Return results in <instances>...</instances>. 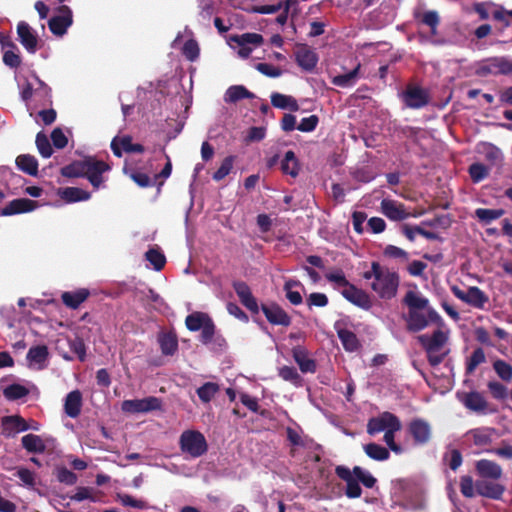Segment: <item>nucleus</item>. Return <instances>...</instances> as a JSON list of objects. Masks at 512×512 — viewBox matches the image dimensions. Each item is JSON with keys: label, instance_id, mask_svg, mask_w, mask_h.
I'll list each match as a JSON object with an SVG mask.
<instances>
[{"label": "nucleus", "instance_id": "1", "mask_svg": "<svg viewBox=\"0 0 512 512\" xmlns=\"http://www.w3.org/2000/svg\"><path fill=\"white\" fill-rule=\"evenodd\" d=\"M365 279H372L371 288L382 299H391L396 295L399 277L395 272H390L378 262H372L371 270L363 275Z\"/></svg>", "mask_w": 512, "mask_h": 512}, {"label": "nucleus", "instance_id": "2", "mask_svg": "<svg viewBox=\"0 0 512 512\" xmlns=\"http://www.w3.org/2000/svg\"><path fill=\"white\" fill-rule=\"evenodd\" d=\"M450 336V329L446 325L436 327L433 333L424 334L419 340L424 347L428 360L432 365H437L448 354L447 342Z\"/></svg>", "mask_w": 512, "mask_h": 512}, {"label": "nucleus", "instance_id": "3", "mask_svg": "<svg viewBox=\"0 0 512 512\" xmlns=\"http://www.w3.org/2000/svg\"><path fill=\"white\" fill-rule=\"evenodd\" d=\"M185 325L192 332L201 330L199 340L202 344L208 345L213 341L216 326L207 313L196 311L189 314L185 319Z\"/></svg>", "mask_w": 512, "mask_h": 512}, {"label": "nucleus", "instance_id": "4", "mask_svg": "<svg viewBox=\"0 0 512 512\" xmlns=\"http://www.w3.org/2000/svg\"><path fill=\"white\" fill-rule=\"evenodd\" d=\"M179 447L182 453L192 458L203 456L208 451L205 436L197 430H185L179 437Z\"/></svg>", "mask_w": 512, "mask_h": 512}, {"label": "nucleus", "instance_id": "5", "mask_svg": "<svg viewBox=\"0 0 512 512\" xmlns=\"http://www.w3.org/2000/svg\"><path fill=\"white\" fill-rule=\"evenodd\" d=\"M476 74L481 77L488 75H511L512 59L505 56H495L477 63Z\"/></svg>", "mask_w": 512, "mask_h": 512}, {"label": "nucleus", "instance_id": "6", "mask_svg": "<svg viewBox=\"0 0 512 512\" xmlns=\"http://www.w3.org/2000/svg\"><path fill=\"white\" fill-rule=\"evenodd\" d=\"M451 291L459 300L476 309H484L489 301L488 295L476 286H470L466 290L452 286Z\"/></svg>", "mask_w": 512, "mask_h": 512}, {"label": "nucleus", "instance_id": "7", "mask_svg": "<svg viewBox=\"0 0 512 512\" xmlns=\"http://www.w3.org/2000/svg\"><path fill=\"white\" fill-rule=\"evenodd\" d=\"M122 411L130 414L147 413L160 410L162 400L155 396H149L143 399L125 400L122 402Z\"/></svg>", "mask_w": 512, "mask_h": 512}, {"label": "nucleus", "instance_id": "8", "mask_svg": "<svg viewBox=\"0 0 512 512\" xmlns=\"http://www.w3.org/2000/svg\"><path fill=\"white\" fill-rule=\"evenodd\" d=\"M441 325H446L442 317L429 305L427 299L418 297V330Z\"/></svg>", "mask_w": 512, "mask_h": 512}, {"label": "nucleus", "instance_id": "9", "mask_svg": "<svg viewBox=\"0 0 512 512\" xmlns=\"http://www.w3.org/2000/svg\"><path fill=\"white\" fill-rule=\"evenodd\" d=\"M58 13L49 19L48 27L53 35L62 37L72 25L73 15L71 9L66 5L60 6Z\"/></svg>", "mask_w": 512, "mask_h": 512}, {"label": "nucleus", "instance_id": "10", "mask_svg": "<svg viewBox=\"0 0 512 512\" xmlns=\"http://www.w3.org/2000/svg\"><path fill=\"white\" fill-rule=\"evenodd\" d=\"M111 167L104 161L97 160L94 157H87L84 178H87L93 188L99 189L104 181L103 173L109 171Z\"/></svg>", "mask_w": 512, "mask_h": 512}, {"label": "nucleus", "instance_id": "11", "mask_svg": "<svg viewBox=\"0 0 512 512\" xmlns=\"http://www.w3.org/2000/svg\"><path fill=\"white\" fill-rule=\"evenodd\" d=\"M458 399L468 410L472 412L488 414L493 411L490 409L489 403L485 397L479 392H464L458 395Z\"/></svg>", "mask_w": 512, "mask_h": 512}, {"label": "nucleus", "instance_id": "12", "mask_svg": "<svg viewBox=\"0 0 512 512\" xmlns=\"http://www.w3.org/2000/svg\"><path fill=\"white\" fill-rule=\"evenodd\" d=\"M400 429L399 419L390 412H384L380 416L371 418L367 424V432L370 435L387 431L388 429Z\"/></svg>", "mask_w": 512, "mask_h": 512}, {"label": "nucleus", "instance_id": "13", "mask_svg": "<svg viewBox=\"0 0 512 512\" xmlns=\"http://www.w3.org/2000/svg\"><path fill=\"white\" fill-rule=\"evenodd\" d=\"M228 41L229 43H236L240 47L238 50V55L241 58L246 59L251 55L253 51V49L249 47V44L259 46L263 43L264 38L261 34L258 33H244L241 35H230Z\"/></svg>", "mask_w": 512, "mask_h": 512}, {"label": "nucleus", "instance_id": "14", "mask_svg": "<svg viewBox=\"0 0 512 512\" xmlns=\"http://www.w3.org/2000/svg\"><path fill=\"white\" fill-rule=\"evenodd\" d=\"M335 474L346 482L345 495L348 498H359L362 495V488L353 472L346 466L339 465L335 468Z\"/></svg>", "mask_w": 512, "mask_h": 512}, {"label": "nucleus", "instance_id": "15", "mask_svg": "<svg viewBox=\"0 0 512 512\" xmlns=\"http://www.w3.org/2000/svg\"><path fill=\"white\" fill-rule=\"evenodd\" d=\"M261 310L270 324L281 325L285 327L290 326L291 317L277 303L262 304Z\"/></svg>", "mask_w": 512, "mask_h": 512}, {"label": "nucleus", "instance_id": "16", "mask_svg": "<svg viewBox=\"0 0 512 512\" xmlns=\"http://www.w3.org/2000/svg\"><path fill=\"white\" fill-rule=\"evenodd\" d=\"M17 35L19 42L27 50V52L34 54L38 48V36L36 32L25 21H20L17 24Z\"/></svg>", "mask_w": 512, "mask_h": 512}, {"label": "nucleus", "instance_id": "17", "mask_svg": "<svg viewBox=\"0 0 512 512\" xmlns=\"http://www.w3.org/2000/svg\"><path fill=\"white\" fill-rule=\"evenodd\" d=\"M295 60L303 70L311 72L318 63L317 53L306 44L297 45Z\"/></svg>", "mask_w": 512, "mask_h": 512}, {"label": "nucleus", "instance_id": "18", "mask_svg": "<svg viewBox=\"0 0 512 512\" xmlns=\"http://www.w3.org/2000/svg\"><path fill=\"white\" fill-rule=\"evenodd\" d=\"M475 488L478 495L491 499H500L505 491L503 485L487 478L476 481Z\"/></svg>", "mask_w": 512, "mask_h": 512}, {"label": "nucleus", "instance_id": "19", "mask_svg": "<svg viewBox=\"0 0 512 512\" xmlns=\"http://www.w3.org/2000/svg\"><path fill=\"white\" fill-rule=\"evenodd\" d=\"M232 286L241 303L252 313H258L259 306L257 300L253 296L248 284L244 281H234Z\"/></svg>", "mask_w": 512, "mask_h": 512}, {"label": "nucleus", "instance_id": "20", "mask_svg": "<svg viewBox=\"0 0 512 512\" xmlns=\"http://www.w3.org/2000/svg\"><path fill=\"white\" fill-rule=\"evenodd\" d=\"M381 210L387 218L394 221L404 220L411 215L402 203L390 199L381 201ZM412 216H415V214H412Z\"/></svg>", "mask_w": 512, "mask_h": 512}, {"label": "nucleus", "instance_id": "21", "mask_svg": "<svg viewBox=\"0 0 512 512\" xmlns=\"http://www.w3.org/2000/svg\"><path fill=\"white\" fill-rule=\"evenodd\" d=\"M342 295L349 302L362 309L368 310L372 306L369 295L363 290L358 289L353 284H350L346 289H344L342 291Z\"/></svg>", "mask_w": 512, "mask_h": 512}, {"label": "nucleus", "instance_id": "22", "mask_svg": "<svg viewBox=\"0 0 512 512\" xmlns=\"http://www.w3.org/2000/svg\"><path fill=\"white\" fill-rule=\"evenodd\" d=\"M2 434L6 437L13 436L15 433L27 431L29 425L26 420L19 415L4 416L1 419Z\"/></svg>", "mask_w": 512, "mask_h": 512}, {"label": "nucleus", "instance_id": "23", "mask_svg": "<svg viewBox=\"0 0 512 512\" xmlns=\"http://www.w3.org/2000/svg\"><path fill=\"white\" fill-rule=\"evenodd\" d=\"M309 353L303 346H295L292 349L294 361L298 364L302 373H315L317 370L316 361L309 358Z\"/></svg>", "mask_w": 512, "mask_h": 512}, {"label": "nucleus", "instance_id": "24", "mask_svg": "<svg viewBox=\"0 0 512 512\" xmlns=\"http://www.w3.org/2000/svg\"><path fill=\"white\" fill-rule=\"evenodd\" d=\"M37 207V202L28 198L14 199L1 210L2 216H11L20 213H26L34 210Z\"/></svg>", "mask_w": 512, "mask_h": 512}, {"label": "nucleus", "instance_id": "25", "mask_svg": "<svg viewBox=\"0 0 512 512\" xmlns=\"http://www.w3.org/2000/svg\"><path fill=\"white\" fill-rule=\"evenodd\" d=\"M2 48L5 49L3 54V62L10 68H18L21 65V57L16 44L9 38L1 41Z\"/></svg>", "mask_w": 512, "mask_h": 512}, {"label": "nucleus", "instance_id": "26", "mask_svg": "<svg viewBox=\"0 0 512 512\" xmlns=\"http://www.w3.org/2000/svg\"><path fill=\"white\" fill-rule=\"evenodd\" d=\"M402 304L408 307V314H402L406 327L409 331L414 332L416 331V292L413 290L408 291Z\"/></svg>", "mask_w": 512, "mask_h": 512}, {"label": "nucleus", "instance_id": "27", "mask_svg": "<svg viewBox=\"0 0 512 512\" xmlns=\"http://www.w3.org/2000/svg\"><path fill=\"white\" fill-rule=\"evenodd\" d=\"M475 468L482 478L497 480L502 476L500 465L487 459L477 461Z\"/></svg>", "mask_w": 512, "mask_h": 512}, {"label": "nucleus", "instance_id": "28", "mask_svg": "<svg viewBox=\"0 0 512 512\" xmlns=\"http://www.w3.org/2000/svg\"><path fill=\"white\" fill-rule=\"evenodd\" d=\"M90 291L86 288H80L75 291H66L61 295L63 304L70 309H77L84 301L88 299Z\"/></svg>", "mask_w": 512, "mask_h": 512}, {"label": "nucleus", "instance_id": "29", "mask_svg": "<svg viewBox=\"0 0 512 512\" xmlns=\"http://www.w3.org/2000/svg\"><path fill=\"white\" fill-rule=\"evenodd\" d=\"M82 394L79 390L69 392L65 398L64 411L67 416L77 418L81 413Z\"/></svg>", "mask_w": 512, "mask_h": 512}, {"label": "nucleus", "instance_id": "30", "mask_svg": "<svg viewBox=\"0 0 512 512\" xmlns=\"http://www.w3.org/2000/svg\"><path fill=\"white\" fill-rule=\"evenodd\" d=\"M158 343L161 353L165 356H172L178 350V339L173 332H161L158 335Z\"/></svg>", "mask_w": 512, "mask_h": 512}, {"label": "nucleus", "instance_id": "31", "mask_svg": "<svg viewBox=\"0 0 512 512\" xmlns=\"http://www.w3.org/2000/svg\"><path fill=\"white\" fill-rule=\"evenodd\" d=\"M337 336L340 339L344 349L349 352H355L360 348V342L356 334L346 328H339L335 325Z\"/></svg>", "mask_w": 512, "mask_h": 512}, {"label": "nucleus", "instance_id": "32", "mask_svg": "<svg viewBox=\"0 0 512 512\" xmlns=\"http://www.w3.org/2000/svg\"><path fill=\"white\" fill-rule=\"evenodd\" d=\"M58 195L67 203L86 201L91 197V194L88 191L78 187L60 188Z\"/></svg>", "mask_w": 512, "mask_h": 512}, {"label": "nucleus", "instance_id": "33", "mask_svg": "<svg viewBox=\"0 0 512 512\" xmlns=\"http://www.w3.org/2000/svg\"><path fill=\"white\" fill-rule=\"evenodd\" d=\"M21 444L29 453H44L46 445L42 438L36 434H27L22 437Z\"/></svg>", "mask_w": 512, "mask_h": 512}, {"label": "nucleus", "instance_id": "34", "mask_svg": "<svg viewBox=\"0 0 512 512\" xmlns=\"http://www.w3.org/2000/svg\"><path fill=\"white\" fill-rule=\"evenodd\" d=\"M271 104L275 108L289 109L290 111H297L299 109V105L295 98L278 92L271 94Z\"/></svg>", "mask_w": 512, "mask_h": 512}, {"label": "nucleus", "instance_id": "35", "mask_svg": "<svg viewBox=\"0 0 512 512\" xmlns=\"http://www.w3.org/2000/svg\"><path fill=\"white\" fill-rule=\"evenodd\" d=\"M254 97L255 95L243 85H233L225 93V101L228 103H236L242 99H252Z\"/></svg>", "mask_w": 512, "mask_h": 512}, {"label": "nucleus", "instance_id": "36", "mask_svg": "<svg viewBox=\"0 0 512 512\" xmlns=\"http://www.w3.org/2000/svg\"><path fill=\"white\" fill-rule=\"evenodd\" d=\"M17 167L24 173L36 176L38 173V161L30 154H22L16 158Z\"/></svg>", "mask_w": 512, "mask_h": 512}, {"label": "nucleus", "instance_id": "37", "mask_svg": "<svg viewBox=\"0 0 512 512\" xmlns=\"http://www.w3.org/2000/svg\"><path fill=\"white\" fill-rule=\"evenodd\" d=\"M86 163L87 157L83 160H75L61 168V175L67 178H84Z\"/></svg>", "mask_w": 512, "mask_h": 512}, {"label": "nucleus", "instance_id": "38", "mask_svg": "<svg viewBox=\"0 0 512 512\" xmlns=\"http://www.w3.org/2000/svg\"><path fill=\"white\" fill-rule=\"evenodd\" d=\"M360 70V64H358L354 69L347 73L336 75L332 78L331 82L333 85L341 87V88H348L352 87L358 78Z\"/></svg>", "mask_w": 512, "mask_h": 512}, {"label": "nucleus", "instance_id": "39", "mask_svg": "<svg viewBox=\"0 0 512 512\" xmlns=\"http://www.w3.org/2000/svg\"><path fill=\"white\" fill-rule=\"evenodd\" d=\"M493 433L494 429L491 428H477L470 430L467 433V437H469L475 445L485 446L491 442Z\"/></svg>", "mask_w": 512, "mask_h": 512}, {"label": "nucleus", "instance_id": "40", "mask_svg": "<svg viewBox=\"0 0 512 512\" xmlns=\"http://www.w3.org/2000/svg\"><path fill=\"white\" fill-rule=\"evenodd\" d=\"M281 171L292 177H296L299 173V164L296 155L293 151L289 150L285 153L281 161Z\"/></svg>", "mask_w": 512, "mask_h": 512}, {"label": "nucleus", "instance_id": "41", "mask_svg": "<svg viewBox=\"0 0 512 512\" xmlns=\"http://www.w3.org/2000/svg\"><path fill=\"white\" fill-rule=\"evenodd\" d=\"M302 286L301 282L294 279H289L284 283L283 290L286 293V298L293 305H300L303 302L302 296L298 291H293L294 287Z\"/></svg>", "mask_w": 512, "mask_h": 512}, {"label": "nucleus", "instance_id": "42", "mask_svg": "<svg viewBox=\"0 0 512 512\" xmlns=\"http://www.w3.org/2000/svg\"><path fill=\"white\" fill-rule=\"evenodd\" d=\"M278 374L284 381L290 382L296 387H301L303 384V378L293 366H283L279 368Z\"/></svg>", "mask_w": 512, "mask_h": 512}, {"label": "nucleus", "instance_id": "43", "mask_svg": "<svg viewBox=\"0 0 512 512\" xmlns=\"http://www.w3.org/2000/svg\"><path fill=\"white\" fill-rule=\"evenodd\" d=\"M364 451L370 458L377 461L387 460L390 456V452L387 448L376 443L366 444Z\"/></svg>", "mask_w": 512, "mask_h": 512}, {"label": "nucleus", "instance_id": "44", "mask_svg": "<svg viewBox=\"0 0 512 512\" xmlns=\"http://www.w3.org/2000/svg\"><path fill=\"white\" fill-rule=\"evenodd\" d=\"M28 394H29V389L21 384H18V383H13L11 385H8L3 390L4 397L10 401L19 400L21 398L26 397Z\"/></svg>", "mask_w": 512, "mask_h": 512}, {"label": "nucleus", "instance_id": "45", "mask_svg": "<svg viewBox=\"0 0 512 512\" xmlns=\"http://www.w3.org/2000/svg\"><path fill=\"white\" fill-rule=\"evenodd\" d=\"M145 259L153 266L156 271H160L166 264V257L159 248H150L145 253Z\"/></svg>", "mask_w": 512, "mask_h": 512}, {"label": "nucleus", "instance_id": "46", "mask_svg": "<svg viewBox=\"0 0 512 512\" xmlns=\"http://www.w3.org/2000/svg\"><path fill=\"white\" fill-rule=\"evenodd\" d=\"M49 356V351L46 345L33 346L27 353V360L30 363L42 364Z\"/></svg>", "mask_w": 512, "mask_h": 512}, {"label": "nucleus", "instance_id": "47", "mask_svg": "<svg viewBox=\"0 0 512 512\" xmlns=\"http://www.w3.org/2000/svg\"><path fill=\"white\" fill-rule=\"evenodd\" d=\"M219 391V385L214 382H206L200 386L196 393L203 403H209Z\"/></svg>", "mask_w": 512, "mask_h": 512}, {"label": "nucleus", "instance_id": "48", "mask_svg": "<svg viewBox=\"0 0 512 512\" xmlns=\"http://www.w3.org/2000/svg\"><path fill=\"white\" fill-rule=\"evenodd\" d=\"M481 153L485 156L487 160L490 162L497 164L502 161L503 154L502 151L493 144L484 143L481 145Z\"/></svg>", "mask_w": 512, "mask_h": 512}, {"label": "nucleus", "instance_id": "49", "mask_svg": "<svg viewBox=\"0 0 512 512\" xmlns=\"http://www.w3.org/2000/svg\"><path fill=\"white\" fill-rule=\"evenodd\" d=\"M35 143L42 157L49 158L52 155V146L48 137L43 132L37 133Z\"/></svg>", "mask_w": 512, "mask_h": 512}, {"label": "nucleus", "instance_id": "50", "mask_svg": "<svg viewBox=\"0 0 512 512\" xmlns=\"http://www.w3.org/2000/svg\"><path fill=\"white\" fill-rule=\"evenodd\" d=\"M70 351L77 356V358L83 362L86 359V345L82 338L74 337L68 340Z\"/></svg>", "mask_w": 512, "mask_h": 512}, {"label": "nucleus", "instance_id": "51", "mask_svg": "<svg viewBox=\"0 0 512 512\" xmlns=\"http://www.w3.org/2000/svg\"><path fill=\"white\" fill-rule=\"evenodd\" d=\"M234 164V156H227L223 159L220 167L214 172L212 178L215 181L223 180L232 170Z\"/></svg>", "mask_w": 512, "mask_h": 512}, {"label": "nucleus", "instance_id": "52", "mask_svg": "<svg viewBox=\"0 0 512 512\" xmlns=\"http://www.w3.org/2000/svg\"><path fill=\"white\" fill-rule=\"evenodd\" d=\"M353 475L361 482L366 488H373L377 482L376 478L369 472L362 469L360 466H354Z\"/></svg>", "mask_w": 512, "mask_h": 512}, {"label": "nucleus", "instance_id": "53", "mask_svg": "<svg viewBox=\"0 0 512 512\" xmlns=\"http://www.w3.org/2000/svg\"><path fill=\"white\" fill-rule=\"evenodd\" d=\"M493 368L497 375L504 381H512V366L503 360H496Z\"/></svg>", "mask_w": 512, "mask_h": 512}, {"label": "nucleus", "instance_id": "54", "mask_svg": "<svg viewBox=\"0 0 512 512\" xmlns=\"http://www.w3.org/2000/svg\"><path fill=\"white\" fill-rule=\"evenodd\" d=\"M182 54L189 61H195L200 54V48L196 40L189 39L187 40L182 47Z\"/></svg>", "mask_w": 512, "mask_h": 512}, {"label": "nucleus", "instance_id": "55", "mask_svg": "<svg viewBox=\"0 0 512 512\" xmlns=\"http://www.w3.org/2000/svg\"><path fill=\"white\" fill-rule=\"evenodd\" d=\"M475 214L479 220L488 224L491 221L500 218L503 215V210L479 208L475 211Z\"/></svg>", "mask_w": 512, "mask_h": 512}, {"label": "nucleus", "instance_id": "56", "mask_svg": "<svg viewBox=\"0 0 512 512\" xmlns=\"http://www.w3.org/2000/svg\"><path fill=\"white\" fill-rule=\"evenodd\" d=\"M119 142L126 153H143L145 151L142 144L132 143V137L130 135H124L120 138Z\"/></svg>", "mask_w": 512, "mask_h": 512}, {"label": "nucleus", "instance_id": "57", "mask_svg": "<svg viewBox=\"0 0 512 512\" xmlns=\"http://www.w3.org/2000/svg\"><path fill=\"white\" fill-rule=\"evenodd\" d=\"M485 359L486 357L483 349H475L467 361V371L470 373L473 372L480 364L485 362Z\"/></svg>", "mask_w": 512, "mask_h": 512}, {"label": "nucleus", "instance_id": "58", "mask_svg": "<svg viewBox=\"0 0 512 512\" xmlns=\"http://www.w3.org/2000/svg\"><path fill=\"white\" fill-rule=\"evenodd\" d=\"M255 69L260 72L261 74L270 77V78H277L282 75L283 71L281 68L273 66L268 63H257L255 65Z\"/></svg>", "mask_w": 512, "mask_h": 512}, {"label": "nucleus", "instance_id": "59", "mask_svg": "<svg viewBox=\"0 0 512 512\" xmlns=\"http://www.w3.org/2000/svg\"><path fill=\"white\" fill-rule=\"evenodd\" d=\"M460 490L465 497L469 498L474 497L477 494L475 483L473 482V479L470 476L461 477Z\"/></svg>", "mask_w": 512, "mask_h": 512}, {"label": "nucleus", "instance_id": "60", "mask_svg": "<svg viewBox=\"0 0 512 512\" xmlns=\"http://www.w3.org/2000/svg\"><path fill=\"white\" fill-rule=\"evenodd\" d=\"M71 500L81 502L84 500H90L96 502L97 498L93 495V489L91 487L80 486L74 495L71 496Z\"/></svg>", "mask_w": 512, "mask_h": 512}, {"label": "nucleus", "instance_id": "61", "mask_svg": "<svg viewBox=\"0 0 512 512\" xmlns=\"http://www.w3.org/2000/svg\"><path fill=\"white\" fill-rule=\"evenodd\" d=\"M328 302L329 300L326 294L320 292L311 293L306 300V303L309 308H312L313 306L325 307L328 305Z\"/></svg>", "mask_w": 512, "mask_h": 512}, {"label": "nucleus", "instance_id": "62", "mask_svg": "<svg viewBox=\"0 0 512 512\" xmlns=\"http://www.w3.org/2000/svg\"><path fill=\"white\" fill-rule=\"evenodd\" d=\"M319 123L317 115H310L309 117L302 118L297 129L301 132H312L316 129Z\"/></svg>", "mask_w": 512, "mask_h": 512}, {"label": "nucleus", "instance_id": "63", "mask_svg": "<svg viewBox=\"0 0 512 512\" xmlns=\"http://www.w3.org/2000/svg\"><path fill=\"white\" fill-rule=\"evenodd\" d=\"M384 256L393 258V259H401L402 261H408V253L394 245H388L383 251Z\"/></svg>", "mask_w": 512, "mask_h": 512}, {"label": "nucleus", "instance_id": "64", "mask_svg": "<svg viewBox=\"0 0 512 512\" xmlns=\"http://www.w3.org/2000/svg\"><path fill=\"white\" fill-rule=\"evenodd\" d=\"M469 173L474 182H480L488 175V169L480 163H474L469 168Z\"/></svg>", "mask_w": 512, "mask_h": 512}]
</instances>
